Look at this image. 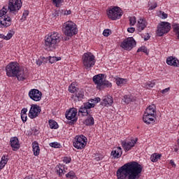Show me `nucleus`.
Segmentation results:
<instances>
[{"mask_svg": "<svg viewBox=\"0 0 179 179\" xmlns=\"http://www.w3.org/2000/svg\"><path fill=\"white\" fill-rule=\"evenodd\" d=\"M142 173V166L136 162H128L117 171V179H136Z\"/></svg>", "mask_w": 179, "mask_h": 179, "instance_id": "1", "label": "nucleus"}, {"mask_svg": "<svg viewBox=\"0 0 179 179\" xmlns=\"http://www.w3.org/2000/svg\"><path fill=\"white\" fill-rule=\"evenodd\" d=\"M7 76L9 78H17V80H24L27 78V71L20 69L17 62H10L6 67Z\"/></svg>", "mask_w": 179, "mask_h": 179, "instance_id": "2", "label": "nucleus"}, {"mask_svg": "<svg viewBox=\"0 0 179 179\" xmlns=\"http://www.w3.org/2000/svg\"><path fill=\"white\" fill-rule=\"evenodd\" d=\"M61 34L57 31H52L49 33L45 37V50L49 51H54L58 46V44L61 43Z\"/></svg>", "mask_w": 179, "mask_h": 179, "instance_id": "3", "label": "nucleus"}, {"mask_svg": "<svg viewBox=\"0 0 179 179\" xmlns=\"http://www.w3.org/2000/svg\"><path fill=\"white\" fill-rule=\"evenodd\" d=\"M63 32L66 37L78 34V26L72 21H67L63 24Z\"/></svg>", "mask_w": 179, "mask_h": 179, "instance_id": "4", "label": "nucleus"}, {"mask_svg": "<svg viewBox=\"0 0 179 179\" xmlns=\"http://www.w3.org/2000/svg\"><path fill=\"white\" fill-rule=\"evenodd\" d=\"M83 64L86 69L93 68L96 64V57L92 52H86L83 55Z\"/></svg>", "mask_w": 179, "mask_h": 179, "instance_id": "5", "label": "nucleus"}, {"mask_svg": "<svg viewBox=\"0 0 179 179\" xmlns=\"http://www.w3.org/2000/svg\"><path fill=\"white\" fill-rule=\"evenodd\" d=\"M8 12V6H5L2 10H0V17L3 19V20H0V24L1 27H9L10 24H12V20H10V17L6 15Z\"/></svg>", "mask_w": 179, "mask_h": 179, "instance_id": "6", "label": "nucleus"}, {"mask_svg": "<svg viewBox=\"0 0 179 179\" xmlns=\"http://www.w3.org/2000/svg\"><path fill=\"white\" fill-rule=\"evenodd\" d=\"M87 145V138L83 135L76 136L73 141V146L76 149L82 150Z\"/></svg>", "mask_w": 179, "mask_h": 179, "instance_id": "7", "label": "nucleus"}, {"mask_svg": "<svg viewBox=\"0 0 179 179\" xmlns=\"http://www.w3.org/2000/svg\"><path fill=\"white\" fill-rule=\"evenodd\" d=\"M171 29V24L170 22H162L157 26V34L159 37L164 36V34H167L169 31Z\"/></svg>", "mask_w": 179, "mask_h": 179, "instance_id": "8", "label": "nucleus"}, {"mask_svg": "<svg viewBox=\"0 0 179 179\" xmlns=\"http://www.w3.org/2000/svg\"><path fill=\"white\" fill-rule=\"evenodd\" d=\"M22 8V1L20 0H9L8 6H7V9L10 12V13H13V15H16L19 10Z\"/></svg>", "mask_w": 179, "mask_h": 179, "instance_id": "9", "label": "nucleus"}, {"mask_svg": "<svg viewBox=\"0 0 179 179\" xmlns=\"http://www.w3.org/2000/svg\"><path fill=\"white\" fill-rule=\"evenodd\" d=\"M107 16L111 20H117V19H121L122 16V10L119 7H114L109 9L107 11Z\"/></svg>", "mask_w": 179, "mask_h": 179, "instance_id": "10", "label": "nucleus"}, {"mask_svg": "<svg viewBox=\"0 0 179 179\" xmlns=\"http://www.w3.org/2000/svg\"><path fill=\"white\" fill-rule=\"evenodd\" d=\"M135 45H136V41H135V39H134L132 37L124 39L120 45L122 48L127 51H131V50L134 48Z\"/></svg>", "mask_w": 179, "mask_h": 179, "instance_id": "11", "label": "nucleus"}, {"mask_svg": "<svg viewBox=\"0 0 179 179\" xmlns=\"http://www.w3.org/2000/svg\"><path fill=\"white\" fill-rule=\"evenodd\" d=\"M41 113V108L37 104H32L29 113V117L31 120H34L38 117V114Z\"/></svg>", "mask_w": 179, "mask_h": 179, "instance_id": "12", "label": "nucleus"}, {"mask_svg": "<svg viewBox=\"0 0 179 179\" xmlns=\"http://www.w3.org/2000/svg\"><path fill=\"white\" fill-rule=\"evenodd\" d=\"M42 96L43 93L37 89H32L29 92V97L34 101H40Z\"/></svg>", "mask_w": 179, "mask_h": 179, "instance_id": "13", "label": "nucleus"}, {"mask_svg": "<svg viewBox=\"0 0 179 179\" xmlns=\"http://www.w3.org/2000/svg\"><path fill=\"white\" fill-rule=\"evenodd\" d=\"M94 103L86 102L83 106H81L80 108L78 110V113L85 114V115H89V111L87 110H90V108H94Z\"/></svg>", "mask_w": 179, "mask_h": 179, "instance_id": "14", "label": "nucleus"}, {"mask_svg": "<svg viewBox=\"0 0 179 179\" xmlns=\"http://www.w3.org/2000/svg\"><path fill=\"white\" fill-rule=\"evenodd\" d=\"M76 114H78V110L75 108H72L69 111L66 112V118L72 120L73 122H76Z\"/></svg>", "mask_w": 179, "mask_h": 179, "instance_id": "15", "label": "nucleus"}, {"mask_svg": "<svg viewBox=\"0 0 179 179\" xmlns=\"http://www.w3.org/2000/svg\"><path fill=\"white\" fill-rule=\"evenodd\" d=\"M137 141H138L137 139L136 140L132 139L129 141H122V146L124 150H125V152H128L131 150V149H132V148L135 146V144L136 143Z\"/></svg>", "mask_w": 179, "mask_h": 179, "instance_id": "16", "label": "nucleus"}, {"mask_svg": "<svg viewBox=\"0 0 179 179\" xmlns=\"http://www.w3.org/2000/svg\"><path fill=\"white\" fill-rule=\"evenodd\" d=\"M93 82L96 85V88L99 90H101V83L104 79V76L103 74H98L93 77Z\"/></svg>", "mask_w": 179, "mask_h": 179, "instance_id": "17", "label": "nucleus"}, {"mask_svg": "<svg viewBox=\"0 0 179 179\" xmlns=\"http://www.w3.org/2000/svg\"><path fill=\"white\" fill-rule=\"evenodd\" d=\"M75 94L72 96V99H73L74 101H80L85 97V92L83 90L78 89Z\"/></svg>", "mask_w": 179, "mask_h": 179, "instance_id": "18", "label": "nucleus"}, {"mask_svg": "<svg viewBox=\"0 0 179 179\" xmlns=\"http://www.w3.org/2000/svg\"><path fill=\"white\" fill-rule=\"evenodd\" d=\"M166 64L171 66H175L176 68H178L179 66V61L174 57H168L166 59Z\"/></svg>", "mask_w": 179, "mask_h": 179, "instance_id": "19", "label": "nucleus"}, {"mask_svg": "<svg viewBox=\"0 0 179 179\" xmlns=\"http://www.w3.org/2000/svg\"><path fill=\"white\" fill-rule=\"evenodd\" d=\"M111 156L113 159H120L122 156V148L121 147H117L111 152Z\"/></svg>", "mask_w": 179, "mask_h": 179, "instance_id": "20", "label": "nucleus"}, {"mask_svg": "<svg viewBox=\"0 0 179 179\" xmlns=\"http://www.w3.org/2000/svg\"><path fill=\"white\" fill-rule=\"evenodd\" d=\"M143 122H145V124H147V125H149L150 124H154L155 115L150 116V115L144 113L143 117Z\"/></svg>", "mask_w": 179, "mask_h": 179, "instance_id": "21", "label": "nucleus"}, {"mask_svg": "<svg viewBox=\"0 0 179 179\" xmlns=\"http://www.w3.org/2000/svg\"><path fill=\"white\" fill-rule=\"evenodd\" d=\"M113 103H114V101L113 100V96H108L103 97L101 104L102 106H105V107H108L111 106Z\"/></svg>", "mask_w": 179, "mask_h": 179, "instance_id": "22", "label": "nucleus"}, {"mask_svg": "<svg viewBox=\"0 0 179 179\" xmlns=\"http://www.w3.org/2000/svg\"><path fill=\"white\" fill-rule=\"evenodd\" d=\"M10 143L11 148H13V150H15V149H19L20 148V144L19 143V139L17 137H13L10 140Z\"/></svg>", "mask_w": 179, "mask_h": 179, "instance_id": "23", "label": "nucleus"}, {"mask_svg": "<svg viewBox=\"0 0 179 179\" xmlns=\"http://www.w3.org/2000/svg\"><path fill=\"white\" fill-rule=\"evenodd\" d=\"M146 28V21L142 19H140L138 21V24H137V30L138 31H142L144 29Z\"/></svg>", "mask_w": 179, "mask_h": 179, "instance_id": "24", "label": "nucleus"}, {"mask_svg": "<svg viewBox=\"0 0 179 179\" xmlns=\"http://www.w3.org/2000/svg\"><path fill=\"white\" fill-rule=\"evenodd\" d=\"M32 149L34 156H38V155H40V147L37 141L32 143Z\"/></svg>", "mask_w": 179, "mask_h": 179, "instance_id": "25", "label": "nucleus"}, {"mask_svg": "<svg viewBox=\"0 0 179 179\" xmlns=\"http://www.w3.org/2000/svg\"><path fill=\"white\" fill-rule=\"evenodd\" d=\"M155 105L149 106L148 108H146L144 114H147L148 115H155V113H156V110L155 109Z\"/></svg>", "mask_w": 179, "mask_h": 179, "instance_id": "26", "label": "nucleus"}, {"mask_svg": "<svg viewBox=\"0 0 179 179\" xmlns=\"http://www.w3.org/2000/svg\"><path fill=\"white\" fill-rule=\"evenodd\" d=\"M9 159H8V155H3L1 157V162H0V170H2L5 166L8 164Z\"/></svg>", "mask_w": 179, "mask_h": 179, "instance_id": "27", "label": "nucleus"}, {"mask_svg": "<svg viewBox=\"0 0 179 179\" xmlns=\"http://www.w3.org/2000/svg\"><path fill=\"white\" fill-rule=\"evenodd\" d=\"M85 124L88 127H92V125H94V118H93L92 115H89L85 121Z\"/></svg>", "mask_w": 179, "mask_h": 179, "instance_id": "28", "label": "nucleus"}, {"mask_svg": "<svg viewBox=\"0 0 179 179\" xmlns=\"http://www.w3.org/2000/svg\"><path fill=\"white\" fill-rule=\"evenodd\" d=\"M115 82L117 86H124V85H127L128 80L127 78H116Z\"/></svg>", "mask_w": 179, "mask_h": 179, "instance_id": "29", "label": "nucleus"}, {"mask_svg": "<svg viewBox=\"0 0 179 179\" xmlns=\"http://www.w3.org/2000/svg\"><path fill=\"white\" fill-rule=\"evenodd\" d=\"M122 101L126 104H129V103H132V101H134V96H132L131 95H124Z\"/></svg>", "mask_w": 179, "mask_h": 179, "instance_id": "30", "label": "nucleus"}, {"mask_svg": "<svg viewBox=\"0 0 179 179\" xmlns=\"http://www.w3.org/2000/svg\"><path fill=\"white\" fill-rule=\"evenodd\" d=\"M160 157H162V155L160 154L154 153L151 155L150 159L152 163H156V162H158L159 160Z\"/></svg>", "mask_w": 179, "mask_h": 179, "instance_id": "31", "label": "nucleus"}, {"mask_svg": "<svg viewBox=\"0 0 179 179\" xmlns=\"http://www.w3.org/2000/svg\"><path fill=\"white\" fill-rule=\"evenodd\" d=\"M79 88L76 87V83H72L69 87V91L70 93H75L76 92H78V90Z\"/></svg>", "mask_w": 179, "mask_h": 179, "instance_id": "32", "label": "nucleus"}, {"mask_svg": "<svg viewBox=\"0 0 179 179\" xmlns=\"http://www.w3.org/2000/svg\"><path fill=\"white\" fill-rule=\"evenodd\" d=\"M172 29H173V31L175 34H176V37L179 40V24L174 23L172 24Z\"/></svg>", "mask_w": 179, "mask_h": 179, "instance_id": "33", "label": "nucleus"}, {"mask_svg": "<svg viewBox=\"0 0 179 179\" xmlns=\"http://www.w3.org/2000/svg\"><path fill=\"white\" fill-rule=\"evenodd\" d=\"M49 127L51 129H57L58 128V123L55 120H49Z\"/></svg>", "mask_w": 179, "mask_h": 179, "instance_id": "34", "label": "nucleus"}, {"mask_svg": "<svg viewBox=\"0 0 179 179\" xmlns=\"http://www.w3.org/2000/svg\"><path fill=\"white\" fill-rule=\"evenodd\" d=\"M52 5H55L56 8H61L62 6V3L64 0H51Z\"/></svg>", "mask_w": 179, "mask_h": 179, "instance_id": "35", "label": "nucleus"}, {"mask_svg": "<svg viewBox=\"0 0 179 179\" xmlns=\"http://www.w3.org/2000/svg\"><path fill=\"white\" fill-rule=\"evenodd\" d=\"M111 83H109L108 80H103L101 85V89H103V87H111Z\"/></svg>", "mask_w": 179, "mask_h": 179, "instance_id": "36", "label": "nucleus"}, {"mask_svg": "<svg viewBox=\"0 0 179 179\" xmlns=\"http://www.w3.org/2000/svg\"><path fill=\"white\" fill-rule=\"evenodd\" d=\"M66 178H70V179H78V178H76V175L75 174V172H73V171H71L68 173H66Z\"/></svg>", "mask_w": 179, "mask_h": 179, "instance_id": "37", "label": "nucleus"}, {"mask_svg": "<svg viewBox=\"0 0 179 179\" xmlns=\"http://www.w3.org/2000/svg\"><path fill=\"white\" fill-rule=\"evenodd\" d=\"M58 61H61V57H49V62H50V64H54Z\"/></svg>", "mask_w": 179, "mask_h": 179, "instance_id": "38", "label": "nucleus"}, {"mask_svg": "<svg viewBox=\"0 0 179 179\" xmlns=\"http://www.w3.org/2000/svg\"><path fill=\"white\" fill-rule=\"evenodd\" d=\"M56 171H57V174L59 175V177H62V174H64V169H62L61 166H57Z\"/></svg>", "mask_w": 179, "mask_h": 179, "instance_id": "39", "label": "nucleus"}, {"mask_svg": "<svg viewBox=\"0 0 179 179\" xmlns=\"http://www.w3.org/2000/svg\"><path fill=\"white\" fill-rule=\"evenodd\" d=\"M13 34H15V31H10L6 36H5V40H10L11 37H13Z\"/></svg>", "mask_w": 179, "mask_h": 179, "instance_id": "40", "label": "nucleus"}, {"mask_svg": "<svg viewBox=\"0 0 179 179\" xmlns=\"http://www.w3.org/2000/svg\"><path fill=\"white\" fill-rule=\"evenodd\" d=\"M50 146L51 148H55V149H58L59 148H60L61 144H59V143H57V142H53L50 143Z\"/></svg>", "mask_w": 179, "mask_h": 179, "instance_id": "41", "label": "nucleus"}, {"mask_svg": "<svg viewBox=\"0 0 179 179\" xmlns=\"http://www.w3.org/2000/svg\"><path fill=\"white\" fill-rule=\"evenodd\" d=\"M135 23H136V17H129V24H130V26H134Z\"/></svg>", "mask_w": 179, "mask_h": 179, "instance_id": "42", "label": "nucleus"}, {"mask_svg": "<svg viewBox=\"0 0 179 179\" xmlns=\"http://www.w3.org/2000/svg\"><path fill=\"white\" fill-rule=\"evenodd\" d=\"M155 85H156V83H155V81H152V82H148L146 85H145V87L147 89H152V87H155Z\"/></svg>", "mask_w": 179, "mask_h": 179, "instance_id": "43", "label": "nucleus"}, {"mask_svg": "<svg viewBox=\"0 0 179 179\" xmlns=\"http://www.w3.org/2000/svg\"><path fill=\"white\" fill-rule=\"evenodd\" d=\"M137 52H145V54H148V48L145 46H142L138 49Z\"/></svg>", "mask_w": 179, "mask_h": 179, "instance_id": "44", "label": "nucleus"}, {"mask_svg": "<svg viewBox=\"0 0 179 179\" xmlns=\"http://www.w3.org/2000/svg\"><path fill=\"white\" fill-rule=\"evenodd\" d=\"M110 29H105L103 32V34L105 37H108V36H110Z\"/></svg>", "mask_w": 179, "mask_h": 179, "instance_id": "45", "label": "nucleus"}, {"mask_svg": "<svg viewBox=\"0 0 179 179\" xmlns=\"http://www.w3.org/2000/svg\"><path fill=\"white\" fill-rule=\"evenodd\" d=\"M71 160V157H64L63 159V162L64 163H66V164H68V163H69Z\"/></svg>", "mask_w": 179, "mask_h": 179, "instance_id": "46", "label": "nucleus"}, {"mask_svg": "<svg viewBox=\"0 0 179 179\" xmlns=\"http://www.w3.org/2000/svg\"><path fill=\"white\" fill-rule=\"evenodd\" d=\"M21 118L22 122H26V121H27V115H21Z\"/></svg>", "mask_w": 179, "mask_h": 179, "instance_id": "47", "label": "nucleus"}, {"mask_svg": "<svg viewBox=\"0 0 179 179\" xmlns=\"http://www.w3.org/2000/svg\"><path fill=\"white\" fill-rule=\"evenodd\" d=\"M160 15H161V17L162 19H167V14L165 13L164 12H161L160 13Z\"/></svg>", "mask_w": 179, "mask_h": 179, "instance_id": "48", "label": "nucleus"}, {"mask_svg": "<svg viewBox=\"0 0 179 179\" xmlns=\"http://www.w3.org/2000/svg\"><path fill=\"white\" fill-rule=\"evenodd\" d=\"M92 101H94V103H92V104H97V103H100V98H95L94 99H92Z\"/></svg>", "mask_w": 179, "mask_h": 179, "instance_id": "49", "label": "nucleus"}, {"mask_svg": "<svg viewBox=\"0 0 179 179\" xmlns=\"http://www.w3.org/2000/svg\"><path fill=\"white\" fill-rule=\"evenodd\" d=\"M170 92V87L166 88L162 91V94H166V93H169Z\"/></svg>", "mask_w": 179, "mask_h": 179, "instance_id": "50", "label": "nucleus"}, {"mask_svg": "<svg viewBox=\"0 0 179 179\" xmlns=\"http://www.w3.org/2000/svg\"><path fill=\"white\" fill-rule=\"evenodd\" d=\"M27 16H29V11L25 10L22 14V17H24V19H26Z\"/></svg>", "mask_w": 179, "mask_h": 179, "instance_id": "51", "label": "nucleus"}, {"mask_svg": "<svg viewBox=\"0 0 179 179\" xmlns=\"http://www.w3.org/2000/svg\"><path fill=\"white\" fill-rule=\"evenodd\" d=\"M156 8H157V3H155L154 5L151 6L149 9L150 10H153V9H156Z\"/></svg>", "mask_w": 179, "mask_h": 179, "instance_id": "52", "label": "nucleus"}, {"mask_svg": "<svg viewBox=\"0 0 179 179\" xmlns=\"http://www.w3.org/2000/svg\"><path fill=\"white\" fill-rule=\"evenodd\" d=\"M26 113H27V108H24L21 110V115H27Z\"/></svg>", "mask_w": 179, "mask_h": 179, "instance_id": "53", "label": "nucleus"}, {"mask_svg": "<svg viewBox=\"0 0 179 179\" xmlns=\"http://www.w3.org/2000/svg\"><path fill=\"white\" fill-rule=\"evenodd\" d=\"M127 31L129 33H134L135 31V28L134 27H129L127 29Z\"/></svg>", "mask_w": 179, "mask_h": 179, "instance_id": "54", "label": "nucleus"}, {"mask_svg": "<svg viewBox=\"0 0 179 179\" xmlns=\"http://www.w3.org/2000/svg\"><path fill=\"white\" fill-rule=\"evenodd\" d=\"M143 38H144V41H148V40L150 38V35H149V34H146V36H145Z\"/></svg>", "mask_w": 179, "mask_h": 179, "instance_id": "55", "label": "nucleus"}, {"mask_svg": "<svg viewBox=\"0 0 179 179\" xmlns=\"http://www.w3.org/2000/svg\"><path fill=\"white\" fill-rule=\"evenodd\" d=\"M36 64L40 66V65H41V64H43V62L41 59H38L36 61Z\"/></svg>", "mask_w": 179, "mask_h": 179, "instance_id": "56", "label": "nucleus"}, {"mask_svg": "<svg viewBox=\"0 0 179 179\" xmlns=\"http://www.w3.org/2000/svg\"><path fill=\"white\" fill-rule=\"evenodd\" d=\"M170 164L173 166V167H176V164L174 163V161L171 159L170 161Z\"/></svg>", "mask_w": 179, "mask_h": 179, "instance_id": "57", "label": "nucleus"}, {"mask_svg": "<svg viewBox=\"0 0 179 179\" xmlns=\"http://www.w3.org/2000/svg\"><path fill=\"white\" fill-rule=\"evenodd\" d=\"M71 10H66V11L64 12V15H71Z\"/></svg>", "mask_w": 179, "mask_h": 179, "instance_id": "58", "label": "nucleus"}, {"mask_svg": "<svg viewBox=\"0 0 179 179\" xmlns=\"http://www.w3.org/2000/svg\"><path fill=\"white\" fill-rule=\"evenodd\" d=\"M0 38H3V40H5V35H3V34H0Z\"/></svg>", "mask_w": 179, "mask_h": 179, "instance_id": "59", "label": "nucleus"}, {"mask_svg": "<svg viewBox=\"0 0 179 179\" xmlns=\"http://www.w3.org/2000/svg\"><path fill=\"white\" fill-rule=\"evenodd\" d=\"M63 40H64V41H68V40H69V38L65 37L64 39H63Z\"/></svg>", "mask_w": 179, "mask_h": 179, "instance_id": "60", "label": "nucleus"}, {"mask_svg": "<svg viewBox=\"0 0 179 179\" xmlns=\"http://www.w3.org/2000/svg\"><path fill=\"white\" fill-rule=\"evenodd\" d=\"M175 152H178V149L175 148Z\"/></svg>", "mask_w": 179, "mask_h": 179, "instance_id": "61", "label": "nucleus"}, {"mask_svg": "<svg viewBox=\"0 0 179 179\" xmlns=\"http://www.w3.org/2000/svg\"><path fill=\"white\" fill-rule=\"evenodd\" d=\"M34 132H37V130H36V129H35L34 130Z\"/></svg>", "mask_w": 179, "mask_h": 179, "instance_id": "62", "label": "nucleus"}]
</instances>
